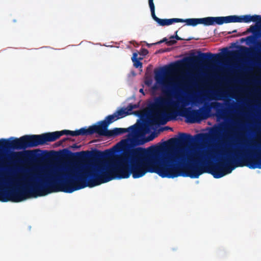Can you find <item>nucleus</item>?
Here are the masks:
<instances>
[{
	"label": "nucleus",
	"mask_w": 261,
	"mask_h": 261,
	"mask_svg": "<svg viewBox=\"0 0 261 261\" xmlns=\"http://www.w3.org/2000/svg\"><path fill=\"white\" fill-rule=\"evenodd\" d=\"M116 114H117V116H119L120 115V114H124L125 115V116L126 115H127V113L126 112L125 110H119L118 111V112H117L116 113Z\"/></svg>",
	"instance_id": "12"
},
{
	"label": "nucleus",
	"mask_w": 261,
	"mask_h": 261,
	"mask_svg": "<svg viewBox=\"0 0 261 261\" xmlns=\"http://www.w3.org/2000/svg\"><path fill=\"white\" fill-rule=\"evenodd\" d=\"M155 80L158 83L165 85H180L184 84L186 77L180 70L172 68L165 73H157Z\"/></svg>",
	"instance_id": "6"
},
{
	"label": "nucleus",
	"mask_w": 261,
	"mask_h": 261,
	"mask_svg": "<svg viewBox=\"0 0 261 261\" xmlns=\"http://www.w3.org/2000/svg\"><path fill=\"white\" fill-rule=\"evenodd\" d=\"M232 169L227 167L220 166L212 171V174L215 178H220L231 173Z\"/></svg>",
	"instance_id": "9"
},
{
	"label": "nucleus",
	"mask_w": 261,
	"mask_h": 261,
	"mask_svg": "<svg viewBox=\"0 0 261 261\" xmlns=\"http://www.w3.org/2000/svg\"><path fill=\"white\" fill-rule=\"evenodd\" d=\"M0 201L16 202V176L14 173L0 175Z\"/></svg>",
	"instance_id": "4"
},
{
	"label": "nucleus",
	"mask_w": 261,
	"mask_h": 261,
	"mask_svg": "<svg viewBox=\"0 0 261 261\" xmlns=\"http://www.w3.org/2000/svg\"><path fill=\"white\" fill-rule=\"evenodd\" d=\"M146 54H147V51L145 50H143V51H142V54H141V55H146Z\"/></svg>",
	"instance_id": "14"
},
{
	"label": "nucleus",
	"mask_w": 261,
	"mask_h": 261,
	"mask_svg": "<svg viewBox=\"0 0 261 261\" xmlns=\"http://www.w3.org/2000/svg\"><path fill=\"white\" fill-rule=\"evenodd\" d=\"M177 111L174 104L169 101H164L153 108L151 119H155V121L157 122L161 117Z\"/></svg>",
	"instance_id": "7"
},
{
	"label": "nucleus",
	"mask_w": 261,
	"mask_h": 261,
	"mask_svg": "<svg viewBox=\"0 0 261 261\" xmlns=\"http://www.w3.org/2000/svg\"><path fill=\"white\" fill-rule=\"evenodd\" d=\"M139 55H141L139 53H135L133 54V56L132 57V61L134 63V66L136 68L142 67V63L140 62V61L142 59V58L141 57H138Z\"/></svg>",
	"instance_id": "11"
},
{
	"label": "nucleus",
	"mask_w": 261,
	"mask_h": 261,
	"mask_svg": "<svg viewBox=\"0 0 261 261\" xmlns=\"http://www.w3.org/2000/svg\"><path fill=\"white\" fill-rule=\"evenodd\" d=\"M36 152V150L17 151V166L18 164L26 165L30 161L35 157Z\"/></svg>",
	"instance_id": "8"
},
{
	"label": "nucleus",
	"mask_w": 261,
	"mask_h": 261,
	"mask_svg": "<svg viewBox=\"0 0 261 261\" xmlns=\"http://www.w3.org/2000/svg\"><path fill=\"white\" fill-rule=\"evenodd\" d=\"M145 133L129 137L117 144L108 154L89 164H54L34 168V190L51 188L55 191L71 192L80 182L92 180V186L108 182L114 178H135L147 172L162 177L180 175L198 177L201 172L197 166L201 158L198 153L189 154L182 147L163 149L161 146L150 147L145 152L138 148L124 158H116L115 152L126 151L130 144H141L149 141L142 139Z\"/></svg>",
	"instance_id": "1"
},
{
	"label": "nucleus",
	"mask_w": 261,
	"mask_h": 261,
	"mask_svg": "<svg viewBox=\"0 0 261 261\" xmlns=\"http://www.w3.org/2000/svg\"><path fill=\"white\" fill-rule=\"evenodd\" d=\"M140 92H143V90H142V89H141L140 90Z\"/></svg>",
	"instance_id": "15"
},
{
	"label": "nucleus",
	"mask_w": 261,
	"mask_h": 261,
	"mask_svg": "<svg viewBox=\"0 0 261 261\" xmlns=\"http://www.w3.org/2000/svg\"><path fill=\"white\" fill-rule=\"evenodd\" d=\"M7 141L5 140H0V145H4L6 143Z\"/></svg>",
	"instance_id": "13"
},
{
	"label": "nucleus",
	"mask_w": 261,
	"mask_h": 261,
	"mask_svg": "<svg viewBox=\"0 0 261 261\" xmlns=\"http://www.w3.org/2000/svg\"><path fill=\"white\" fill-rule=\"evenodd\" d=\"M85 132L82 129L72 132L68 130H63L59 132H55L43 134L41 135L24 136L17 139V149L18 148H25L28 147L36 146L48 141H53L63 135L77 136L84 134Z\"/></svg>",
	"instance_id": "3"
},
{
	"label": "nucleus",
	"mask_w": 261,
	"mask_h": 261,
	"mask_svg": "<svg viewBox=\"0 0 261 261\" xmlns=\"http://www.w3.org/2000/svg\"><path fill=\"white\" fill-rule=\"evenodd\" d=\"M125 116L124 114H120L117 116L116 113L108 116L104 121L97 124L91 126L88 129H82L84 130V134H91L96 133L98 134L106 136H114L120 134L124 132V129L120 128H116L112 130H108L107 124Z\"/></svg>",
	"instance_id": "5"
},
{
	"label": "nucleus",
	"mask_w": 261,
	"mask_h": 261,
	"mask_svg": "<svg viewBox=\"0 0 261 261\" xmlns=\"http://www.w3.org/2000/svg\"><path fill=\"white\" fill-rule=\"evenodd\" d=\"M153 0H148L149 6L153 19L161 25H170L174 22H185L188 25L195 26L199 24L205 25L222 24L230 22H249L259 21V15H245L241 16L232 15L226 17H208L202 18H191L183 20L178 18L160 19L155 15Z\"/></svg>",
	"instance_id": "2"
},
{
	"label": "nucleus",
	"mask_w": 261,
	"mask_h": 261,
	"mask_svg": "<svg viewBox=\"0 0 261 261\" xmlns=\"http://www.w3.org/2000/svg\"><path fill=\"white\" fill-rule=\"evenodd\" d=\"M252 158L247 160L248 166L253 168H261V166L259 165V163L261 162V153L253 154Z\"/></svg>",
	"instance_id": "10"
}]
</instances>
